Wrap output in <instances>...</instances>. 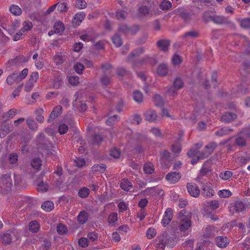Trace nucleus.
Listing matches in <instances>:
<instances>
[{
	"mask_svg": "<svg viewBox=\"0 0 250 250\" xmlns=\"http://www.w3.org/2000/svg\"><path fill=\"white\" fill-rule=\"evenodd\" d=\"M229 242V239L226 236H220L215 238L216 245L220 248L227 247Z\"/></svg>",
	"mask_w": 250,
	"mask_h": 250,
	"instance_id": "ddd939ff",
	"label": "nucleus"
},
{
	"mask_svg": "<svg viewBox=\"0 0 250 250\" xmlns=\"http://www.w3.org/2000/svg\"><path fill=\"white\" fill-rule=\"evenodd\" d=\"M156 14L155 11L151 10L146 6L143 5L139 8V14L141 16L151 17Z\"/></svg>",
	"mask_w": 250,
	"mask_h": 250,
	"instance_id": "9b49d317",
	"label": "nucleus"
},
{
	"mask_svg": "<svg viewBox=\"0 0 250 250\" xmlns=\"http://www.w3.org/2000/svg\"><path fill=\"white\" fill-rule=\"evenodd\" d=\"M237 21L240 23V26L243 28H250V18H237Z\"/></svg>",
	"mask_w": 250,
	"mask_h": 250,
	"instance_id": "b1692460",
	"label": "nucleus"
},
{
	"mask_svg": "<svg viewBox=\"0 0 250 250\" xmlns=\"http://www.w3.org/2000/svg\"><path fill=\"white\" fill-rule=\"evenodd\" d=\"M212 21L217 24H222L226 22V19L225 17L221 16L214 15Z\"/></svg>",
	"mask_w": 250,
	"mask_h": 250,
	"instance_id": "bf43d9fd",
	"label": "nucleus"
},
{
	"mask_svg": "<svg viewBox=\"0 0 250 250\" xmlns=\"http://www.w3.org/2000/svg\"><path fill=\"white\" fill-rule=\"evenodd\" d=\"M17 112V110L15 108L10 109L7 113H6L3 116V118L6 120H8L13 118Z\"/></svg>",
	"mask_w": 250,
	"mask_h": 250,
	"instance_id": "052dcab7",
	"label": "nucleus"
},
{
	"mask_svg": "<svg viewBox=\"0 0 250 250\" xmlns=\"http://www.w3.org/2000/svg\"><path fill=\"white\" fill-rule=\"evenodd\" d=\"M236 117L237 115L235 113L226 112L222 116L221 120L225 123H229L233 121Z\"/></svg>",
	"mask_w": 250,
	"mask_h": 250,
	"instance_id": "6ab92c4d",
	"label": "nucleus"
},
{
	"mask_svg": "<svg viewBox=\"0 0 250 250\" xmlns=\"http://www.w3.org/2000/svg\"><path fill=\"white\" fill-rule=\"evenodd\" d=\"M12 130V126L9 125L4 126L2 131L0 132V138H3Z\"/></svg>",
	"mask_w": 250,
	"mask_h": 250,
	"instance_id": "6e6d98bb",
	"label": "nucleus"
},
{
	"mask_svg": "<svg viewBox=\"0 0 250 250\" xmlns=\"http://www.w3.org/2000/svg\"><path fill=\"white\" fill-rule=\"evenodd\" d=\"M118 220V214L116 212L110 213L108 218V222L110 225H114Z\"/></svg>",
	"mask_w": 250,
	"mask_h": 250,
	"instance_id": "3c124183",
	"label": "nucleus"
},
{
	"mask_svg": "<svg viewBox=\"0 0 250 250\" xmlns=\"http://www.w3.org/2000/svg\"><path fill=\"white\" fill-rule=\"evenodd\" d=\"M120 120V118L117 115H114L109 117L106 121V124L107 125L112 126L117 123Z\"/></svg>",
	"mask_w": 250,
	"mask_h": 250,
	"instance_id": "09e8293b",
	"label": "nucleus"
},
{
	"mask_svg": "<svg viewBox=\"0 0 250 250\" xmlns=\"http://www.w3.org/2000/svg\"><path fill=\"white\" fill-rule=\"evenodd\" d=\"M186 212L182 210L178 216L179 220L178 228L175 230L177 233L185 232L190 230L191 226V215H185Z\"/></svg>",
	"mask_w": 250,
	"mask_h": 250,
	"instance_id": "f03ea898",
	"label": "nucleus"
},
{
	"mask_svg": "<svg viewBox=\"0 0 250 250\" xmlns=\"http://www.w3.org/2000/svg\"><path fill=\"white\" fill-rule=\"evenodd\" d=\"M85 16V14L83 12L77 13L72 20L73 25L76 27L79 26L84 19Z\"/></svg>",
	"mask_w": 250,
	"mask_h": 250,
	"instance_id": "2eb2a0df",
	"label": "nucleus"
},
{
	"mask_svg": "<svg viewBox=\"0 0 250 250\" xmlns=\"http://www.w3.org/2000/svg\"><path fill=\"white\" fill-rule=\"evenodd\" d=\"M171 7V3L167 0H164L160 4V8L163 10H168Z\"/></svg>",
	"mask_w": 250,
	"mask_h": 250,
	"instance_id": "5fc2aeb1",
	"label": "nucleus"
},
{
	"mask_svg": "<svg viewBox=\"0 0 250 250\" xmlns=\"http://www.w3.org/2000/svg\"><path fill=\"white\" fill-rule=\"evenodd\" d=\"M62 108L61 105H59L55 106L50 115L48 122L49 123L52 122L55 118L61 115L62 112Z\"/></svg>",
	"mask_w": 250,
	"mask_h": 250,
	"instance_id": "4468645a",
	"label": "nucleus"
},
{
	"mask_svg": "<svg viewBox=\"0 0 250 250\" xmlns=\"http://www.w3.org/2000/svg\"><path fill=\"white\" fill-rule=\"evenodd\" d=\"M101 68L104 74L101 78V82L103 85H107L110 83V80L109 77L106 75V74L110 73L112 67L110 64L106 63L103 65Z\"/></svg>",
	"mask_w": 250,
	"mask_h": 250,
	"instance_id": "0eeeda50",
	"label": "nucleus"
},
{
	"mask_svg": "<svg viewBox=\"0 0 250 250\" xmlns=\"http://www.w3.org/2000/svg\"><path fill=\"white\" fill-rule=\"evenodd\" d=\"M246 138L250 139V125L244 128L238 135L235 140L236 144L241 147L245 146Z\"/></svg>",
	"mask_w": 250,
	"mask_h": 250,
	"instance_id": "20e7f679",
	"label": "nucleus"
},
{
	"mask_svg": "<svg viewBox=\"0 0 250 250\" xmlns=\"http://www.w3.org/2000/svg\"><path fill=\"white\" fill-rule=\"evenodd\" d=\"M233 173L231 171L226 170L219 174V177L223 181L228 180L232 177Z\"/></svg>",
	"mask_w": 250,
	"mask_h": 250,
	"instance_id": "37998d69",
	"label": "nucleus"
},
{
	"mask_svg": "<svg viewBox=\"0 0 250 250\" xmlns=\"http://www.w3.org/2000/svg\"><path fill=\"white\" fill-rule=\"evenodd\" d=\"M64 29V25L62 22L59 21L55 22L54 30L55 33L61 34Z\"/></svg>",
	"mask_w": 250,
	"mask_h": 250,
	"instance_id": "c756f323",
	"label": "nucleus"
},
{
	"mask_svg": "<svg viewBox=\"0 0 250 250\" xmlns=\"http://www.w3.org/2000/svg\"><path fill=\"white\" fill-rule=\"evenodd\" d=\"M26 123L28 127L32 130L35 131L38 128L37 123L32 119L28 118L26 120Z\"/></svg>",
	"mask_w": 250,
	"mask_h": 250,
	"instance_id": "8fccbe9b",
	"label": "nucleus"
},
{
	"mask_svg": "<svg viewBox=\"0 0 250 250\" xmlns=\"http://www.w3.org/2000/svg\"><path fill=\"white\" fill-rule=\"evenodd\" d=\"M93 143L96 145H99L103 140V138L100 134H96L92 136Z\"/></svg>",
	"mask_w": 250,
	"mask_h": 250,
	"instance_id": "338daca9",
	"label": "nucleus"
},
{
	"mask_svg": "<svg viewBox=\"0 0 250 250\" xmlns=\"http://www.w3.org/2000/svg\"><path fill=\"white\" fill-rule=\"evenodd\" d=\"M33 26L32 22L29 20H25L23 21L21 24V28L13 36V40L18 41L23 38L27 33L30 31Z\"/></svg>",
	"mask_w": 250,
	"mask_h": 250,
	"instance_id": "7ed1b4c3",
	"label": "nucleus"
},
{
	"mask_svg": "<svg viewBox=\"0 0 250 250\" xmlns=\"http://www.w3.org/2000/svg\"><path fill=\"white\" fill-rule=\"evenodd\" d=\"M42 208L44 210L49 212L54 208V203L50 201H46L42 205Z\"/></svg>",
	"mask_w": 250,
	"mask_h": 250,
	"instance_id": "f704fd0d",
	"label": "nucleus"
},
{
	"mask_svg": "<svg viewBox=\"0 0 250 250\" xmlns=\"http://www.w3.org/2000/svg\"><path fill=\"white\" fill-rule=\"evenodd\" d=\"M106 167V165L104 164H97L91 167V170L95 173H104L105 171Z\"/></svg>",
	"mask_w": 250,
	"mask_h": 250,
	"instance_id": "5701e85b",
	"label": "nucleus"
},
{
	"mask_svg": "<svg viewBox=\"0 0 250 250\" xmlns=\"http://www.w3.org/2000/svg\"><path fill=\"white\" fill-rule=\"evenodd\" d=\"M153 165L151 163H147L145 164L144 171L146 174H151L154 171Z\"/></svg>",
	"mask_w": 250,
	"mask_h": 250,
	"instance_id": "49530a36",
	"label": "nucleus"
},
{
	"mask_svg": "<svg viewBox=\"0 0 250 250\" xmlns=\"http://www.w3.org/2000/svg\"><path fill=\"white\" fill-rule=\"evenodd\" d=\"M32 167L36 170H40L42 166V160L38 158L33 159L31 162Z\"/></svg>",
	"mask_w": 250,
	"mask_h": 250,
	"instance_id": "4c0bfd02",
	"label": "nucleus"
},
{
	"mask_svg": "<svg viewBox=\"0 0 250 250\" xmlns=\"http://www.w3.org/2000/svg\"><path fill=\"white\" fill-rule=\"evenodd\" d=\"M1 180L3 184H5L6 187H10L12 186V179L9 174H5L2 176Z\"/></svg>",
	"mask_w": 250,
	"mask_h": 250,
	"instance_id": "c03bdc74",
	"label": "nucleus"
},
{
	"mask_svg": "<svg viewBox=\"0 0 250 250\" xmlns=\"http://www.w3.org/2000/svg\"><path fill=\"white\" fill-rule=\"evenodd\" d=\"M120 187L123 190L127 191L132 188L133 185L128 179L125 178L121 181Z\"/></svg>",
	"mask_w": 250,
	"mask_h": 250,
	"instance_id": "412c9836",
	"label": "nucleus"
},
{
	"mask_svg": "<svg viewBox=\"0 0 250 250\" xmlns=\"http://www.w3.org/2000/svg\"><path fill=\"white\" fill-rule=\"evenodd\" d=\"M167 72L168 68L167 64L162 63L159 65L157 72L159 76H165L167 75Z\"/></svg>",
	"mask_w": 250,
	"mask_h": 250,
	"instance_id": "a878e982",
	"label": "nucleus"
},
{
	"mask_svg": "<svg viewBox=\"0 0 250 250\" xmlns=\"http://www.w3.org/2000/svg\"><path fill=\"white\" fill-rule=\"evenodd\" d=\"M43 110L41 108H38L35 111V113L37 114L36 120L39 123L43 122L44 117L42 115Z\"/></svg>",
	"mask_w": 250,
	"mask_h": 250,
	"instance_id": "e2e57ef3",
	"label": "nucleus"
},
{
	"mask_svg": "<svg viewBox=\"0 0 250 250\" xmlns=\"http://www.w3.org/2000/svg\"><path fill=\"white\" fill-rule=\"evenodd\" d=\"M98 238V234L95 231L89 232L87 235V239L89 243L97 240Z\"/></svg>",
	"mask_w": 250,
	"mask_h": 250,
	"instance_id": "de8ad7c7",
	"label": "nucleus"
},
{
	"mask_svg": "<svg viewBox=\"0 0 250 250\" xmlns=\"http://www.w3.org/2000/svg\"><path fill=\"white\" fill-rule=\"evenodd\" d=\"M56 4L57 10L61 13L66 12L68 9V5L65 2H58Z\"/></svg>",
	"mask_w": 250,
	"mask_h": 250,
	"instance_id": "e433bc0d",
	"label": "nucleus"
},
{
	"mask_svg": "<svg viewBox=\"0 0 250 250\" xmlns=\"http://www.w3.org/2000/svg\"><path fill=\"white\" fill-rule=\"evenodd\" d=\"M170 158V153L168 150H165L160 153V160L162 165H164V163H166L167 162H169Z\"/></svg>",
	"mask_w": 250,
	"mask_h": 250,
	"instance_id": "4be33fe9",
	"label": "nucleus"
},
{
	"mask_svg": "<svg viewBox=\"0 0 250 250\" xmlns=\"http://www.w3.org/2000/svg\"><path fill=\"white\" fill-rule=\"evenodd\" d=\"M112 41L117 47H120L123 43L121 37L118 35H115L112 38Z\"/></svg>",
	"mask_w": 250,
	"mask_h": 250,
	"instance_id": "4d7b16f0",
	"label": "nucleus"
},
{
	"mask_svg": "<svg viewBox=\"0 0 250 250\" xmlns=\"http://www.w3.org/2000/svg\"><path fill=\"white\" fill-rule=\"evenodd\" d=\"M188 192L189 194L194 197H197L200 195V189L197 185L193 183H189L187 186Z\"/></svg>",
	"mask_w": 250,
	"mask_h": 250,
	"instance_id": "1a4fd4ad",
	"label": "nucleus"
},
{
	"mask_svg": "<svg viewBox=\"0 0 250 250\" xmlns=\"http://www.w3.org/2000/svg\"><path fill=\"white\" fill-rule=\"evenodd\" d=\"M181 176L180 172H172L168 173L166 175V179L170 183L175 184L179 181Z\"/></svg>",
	"mask_w": 250,
	"mask_h": 250,
	"instance_id": "f8f14e48",
	"label": "nucleus"
},
{
	"mask_svg": "<svg viewBox=\"0 0 250 250\" xmlns=\"http://www.w3.org/2000/svg\"><path fill=\"white\" fill-rule=\"evenodd\" d=\"M139 30L138 26L137 25L133 26L132 27H128L126 25H121L119 28L120 32H122L125 34H130L131 35L135 34Z\"/></svg>",
	"mask_w": 250,
	"mask_h": 250,
	"instance_id": "9d476101",
	"label": "nucleus"
},
{
	"mask_svg": "<svg viewBox=\"0 0 250 250\" xmlns=\"http://www.w3.org/2000/svg\"><path fill=\"white\" fill-rule=\"evenodd\" d=\"M158 243L157 246L158 248L164 249L167 246V238L165 236H162L157 238Z\"/></svg>",
	"mask_w": 250,
	"mask_h": 250,
	"instance_id": "473e14b6",
	"label": "nucleus"
},
{
	"mask_svg": "<svg viewBox=\"0 0 250 250\" xmlns=\"http://www.w3.org/2000/svg\"><path fill=\"white\" fill-rule=\"evenodd\" d=\"M144 116L145 119L150 122H154L157 120V115L155 111L149 109L145 112Z\"/></svg>",
	"mask_w": 250,
	"mask_h": 250,
	"instance_id": "f3484780",
	"label": "nucleus"
},
{
	"mask_svg": "<svg viewBox=\"0 0 250 250\" xmlns=\"http://www.w3.org/2000/svg\"><path fill=\"white\" fill-rule=\"evenodd\" d=\"M89 218L88 213L85 210L81 211L77 216V221L79 224L83 225L88 220Z\"/></svg>",
	"mask_w": 250,
	"mask_h": 250,
	"instance_id": "a211bd4d",
	"label": "nucleus"
},
{
	"mask_svg": "<svg viewBox=\"0 0 250 250\" xmlns=\"http://www.w3.org/2000/svg\"><path fill=\"white\" fill-rule=\"evenodd\" d=\"M16 230L15 229H10L2 232L0 234V241L4 244H10L16 235Z\"/></svg>",
	"mask_w": 250,
	"mask_h": 250,
	"instance_id": "39448f33",
	"label": "nucleus"
},
{
	"mask_svg": "<svg viewBox=\"0 0 250 250\" xmlns=\"http://www.w3.org/2000/svg\"><path fill=\"white\" fill-rule=\"evenodd\" d=\"M247 208L248 206L241 201H237L234 203V209L237 213L245 211Z\"/></svg>",
	"mask_w": 250,
	"mask_h": 250,
	"instance_id": "aec40b11",
	"label": "nucleus"
},
{
	"mask_svg": "<svg viewBox=\"0 0 250 250\" xmlns=\"http://www.w3.org/2000/svg\"><path fill=\"white\" fill-rule=\"evenodd\" d=\"M218 196L221 198H227L232 195V192L229 189H222L218 191Z\"/></svg>",
	"mask_w": 250,
	"mask_h": 250,
	"instance_id": "603ef678",
	"label": "nucleus"
},
{
	"mask_svg": "<svg viewBox=\"0 0 250 250\" xmlns=\"http://www.w3.org/2000/svg\"><path fill=\"white\" fill-rule=\"evenodd\" d=\"M214 15V11L213 10L206 11L203 14V19L205 22L212 21Z\"/></svg>",
	"mask_w": 250,
	"mask_h": 250,
	"instance_id": "c9c22d12",
	"label": "nucleus"
},
{
	"mask_svg": "<svg viewBox=\"0 0 250 250\" xmlns=\"http://www.w3.org/2000/svg\"><path fill=\"white\" fill-rule=\"evenodd\" d=\"M65 58L62 53L61 52H57L54 57V62L56 65H60L65 61Z\"/></svg>",
	"mask_w": 250,
	"mask_h": 250,
	"instance_id": "cd10ccee",
	"label": "nucleus"
},
{
	"mask_svg": "<svg viewBox=\"0 0 250 250\" xmlns=\"http://www.w3.org/2000/svg\"><path fill=\"white\" fill-rule=\"evenodd\" d=\"M175 12L177 15H179L181 17L184 19L185 21H188L190 18V15L189 13L186 12L183 8H178L175 10Z\"/></svg>",
	"mask_w": 250,
	"mask_h": 250,
	"instance_id": "393cba45",
	"label": "nucleus"
},
{
	"mask_svg": "<svg viewBox=\"0 0 250 250\" xmlns=\"http://www.w3.org/2000/svg\"><path fill=\"white\" fill-rule=\"evenodd\" d=\"M40 229V225L37 221H32L29 224V229L33 233H37Z\"/></svg>",
	"mask_w": 250,
	"mask_h": 250,
	"instance_id": "c85d7f7f",
	"label": "nucleus"
},
{
	"mask_svg": "<svg viewBox=\"0 0 250 250\" xmlns=\"http://www.w3.org/2000/svg\"><path fill=\"white\" fill-rule=\"evenodd\" d=\"M197 182L201 186L202 193L204 196L210 197L214 195V190L205 181H202L199 177L197 179Z\"/></svg>",
	"mask_w": 250,
	"mask_h": 250,
	"instance_id": "423d86ee",
	"label": "nucleus"
},
{
	"mask_svg": "<svg viewBox=\"0 0 250 250\" xmlns=\"http://www.w3.org/2000/svg\"><path fill=\"white\" fill-rule=\"evenodd\" d=\"M56 230L58 233L60 235H64L67 232V227L62 223H59L57 225Z\"/></svg>",
	"mask_w": 250,
	"mask_h": 250,
	"instance_id": "ea45409f",
	"label": "nucleus"
},
{
	"mask_svg": "<svg viewBox=\"0 0 250 250\" xmlns=\"http://www.w3.org/2000/svg\"><path fill=\"white\" fill-rule=\"evenodd\" d=\"M217 146L216 143L214 142L210 143L207 145L204 148V151L199 153L197 149H190L188 152V155L192 158L191 163L192 165L196 164L198 161L201 159H203L208 157L211 153H212L214 149Z\"/></svg>",
	"mask_w": 250,
	"mask_h": 250,
	"instance_id": "f257e3e1",
	"label": "nucleus"
},
{
	"mask_svg": "<svg viewBox=\"0 0 250 250\" xmlns=\"http://www.w3.org/2000/svg\"><path fill=\"white\" fill-rule=\"evenodd\" d=\"M169 42L168 40H160L157 42V45L159 48L164 51L167 50L169 46Z\"/></svg>",
	"mask_w": 250,
	"mask_h": 250,
	"instance_id": "72a5a7b5",
	"label": "nucleus"
},
{
	"mask_svg": "<svg viewBox=\"0 0 250 250\" xmlns=\"http://www.w3.org/2000/svg\"><path fill=\"white\" fill-rule=\"evenodd\" d=\"M150 132L156 137L162 138L163 134L161 132V129L159 127H152Z\"/></svg>",
	"mask_w": 250,
	"mask_h": 250,
	"instance_id": "774afa93",
	"label": "nucleus"
},
{
	"mask_svg": "<svg viewBox=\"0 0 250 250\" xmlns=\"http://www.w3.org/2000/svg\"><path fill=\"white\" fill-rule=\"evenodd\" d=\"M133 99L137 103H141L143 100L142 93L139 90H135L133 93Z\"/></svg>",
	"mask_w": 250,
	"mask_h": 250,
	"instance_id": "a18cd8bd",
	"label": "nucleus"
},
{
	"mask_svg": "<svg viewBox=\"0 0 250 250\" xmlns=\"http://www.w3.org/2000/svg\"><path fill=\"white\" fill-rule=\"evenodd\" d=\"M90 193V190L86 187L81 188L78 191V195L82 198L87 197Z\"/></svg>",
	"mask_w": 250,
	"mask_h": 250,
	"instance_id": "79ce46f5",
	"label": "nucleus"
},
{
	"mask_svg": "<svg viewBox=\"0 0 250 250\" xmlns=\"http://www.w3.org/2000/svg\"><path fill=\"white\" fill-rule=\"evenodd\" d=\"M20 81L18 78V73L14 72L11 75L8 76L6 79V82L8 84H12L15 82L19 83Z\"/></svg>",
	"mask_w": 250,
	"mask_h": 250,
	"instance_id": "bb28decb",
	"label": "nucleus"
},
{
	"mask_svg": "<svg viewBox=\"0 0 250 250\" xmlns=\"http://www.w3.org/2000/svg\"><path fill=\"white\" fill-rule=\"evenodd\" d=\"M171 151L175 154H178L181 152V146L179 142H176L171 146Z\"/></svg>",
	"mask_w": 250,
	"mask_h": 250,
	"instance_id": "864d4df0",
	"label": "nucleus"
},
{
	"mask_svg": "<svg viewBox=\"0 0 250 250\" xmlns=\"http://www.w3.org/2000/svg\"><path fill=\"white\" fill-rule=\"evenodd\" d=\"M93 32L91 33L89 32L87 34L82 35L80 38L84 42L91 41L93 42L95 39V37L93 36Z\"/></svg>",
	"mask_w": 250,
	"mask_h": 250,
	"instance_id": "58836bf2",
	"label": "nucleus"
},
{
	"mask_svg": "<svg viewBox=\"0 0 250 250\" xmlns=\"http://www.w3.org/2000/svg\"><path fill=\"white\" fill-rule=\"evenodd\" d=\"M173 218V209L171 208H167L165 211L163 218L161 220L162 225L165 227L168 225Z\"/></svg>",
	"mask_w": 250,
	"mask_h": 250,
	"instance_id": "6e6552de",
	"label": "nucleus"
},
{
	"mask_svg": "<svg viewBox=\"0 0 250 250\" xmlns=\"http://www.w3.org/2000/svg\"><path fill=\"white\" fill-rule=\"evenodd\" d=\"M232 129L228 127H224L219 129L215 132V134L219 136H223L224 135L229 134L230 132H231Z\"/></svg>",
	"mask_w": 250,
	"mask_h": 250,
	"instance_id": "a19ab883",
	"label": "nucleus"
},
{
	"mask_svg": "<svg viewBox=\"0 0 250 250\" xmlns=\"http://www.w3.org/2000/svg\"><path fill=\"white\" fill-rule=\"evenodd\" d=\"M154 102L156 106H161L164 104V102L161 96L159 94L155 95Z\"/></svg>",
	"mask_w": 250,
	"mask_h": 250,
	"instance_id": "680f3d73",
	"label": "nucleus"
},
{
	"mask_svg": "<svg viewBox=\"0 0 250 250\" xmlns=\"http://www.w3.org/2000/svg\"><path fill=\"white\" fill-rule=\"evenodd\" d=\"M144 52V50L142 48H139L134 50L131 55L128 57L127 61L128 62H134L135 60V57Z\"/></svg>",
	"mask_w": 250,
	"mask_h": 250,
	"instance_id": "7c9ffc66",
	"label": "nucleus"
},
{
	"mask_svg": "<svg viewBox=\"0 0 250 250\" xmlns=\"http://www.w3.org/2000/svg\"><path fill=\"white\" fill-rule=\"evenodd\" d=\"M9 11L11 14L15 16H20L22 13V10L21 7L15 4H13L10 6Z\"/></svg>",
	"mask_w": 250,
	"mask_h": 250,
	"instance_id": "2f4dec72",
	"label": "nucleus"
},
{
	"mask_svg": "<svg viewBox=\"0 0 250 250\" xmlns=\"http://www.w3.org/2000/svg\"><path fill=\"white\" fill-rule=\"evenodd\" d=\"M37 188L39 191L45 192L48 190V185L46 183H43V181H41L38 184Z\"/></svg>",
	"mask_w": 250,
	"mask_h": 250,
	"instance_id": "0e129e2a",
	"label": "nucleus"
},
{
	"mask_svg": "<svg viewBox=\"0 0 250 250\" xmlns=\"http://www.w3.org/2000/svg\"><path fill=\"white\" fill-rule=\"evenodd\" d=\"M84 68V67L83 64L80 62H77L74 65V69L75 71L78 74H82Z\"/></svg>",
	"mask_w": 250,
	"mask_h": 250,
	"instance_id": "69168bd1",
	"label": "nucleus"
},
{
	"mask_svg": "<svg viewBox=\"0 0 250 250\" xmlns=\"http://www.w3.org/2000/svg\"><path fill=\"white\" fill-rule=\"evenodd\" d=\"M81 93H77L75 94L74 97H75V100L73 103V104L75 106H79L80 109L84 111L86 109V105L84 103H82L81 100Z\"/></svg>",
	"mask_w": 250,
	"mask_h": 250,
	"instance_id": "dca6fc26",
	"label": "nucleus"
},
{
	"mask_svg": "<svg viewBox=\"0 0 250 250\" xmlns=\"http://www.w3.org/2000/svg\"><path fill=\"white\" fill-rule=\"evenodd\" d=\"M157 234L156 230L154 228H149L146 233V236L148 239H152L154 238Z\"/></svg>",
	"mask_w": 250,
	"mask_h": 250,
	"instance_id": "13d9d810",
	"label": "nucleus"
}]
</instances>
